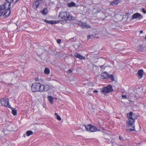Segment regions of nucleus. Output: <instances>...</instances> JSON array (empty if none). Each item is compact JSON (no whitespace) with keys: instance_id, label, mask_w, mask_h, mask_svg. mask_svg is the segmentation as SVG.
I'll return each mask as SVG.
<instances>
[{"instance_id":"nucleus-1","label":"nucleus","mask_w":146,"mask_h":146,"mask_svg":"<svg viewBox=\"0 0 146 146\" xmlns=\"http://www.w3.org/2000/svg\"><path fill=\"white\" fill-rule=\"evenodd\" d=\"M138 116L134 114L132 111L128 113L127 115V117L128 118V120L127 121L126 124L129 127H131L132 128L129 129H126L127 131H135V128L134 123L135 120L137 119Z\"/></svg>"},{"instance_id":"nucleus-2","label":"nucleus","mask_w":146,"mask_h":146,"mask_svg":"<svg viewBox=\"0 0 146 146\" xmlns=\"http://www.w3.org/2000/svg\"><path fill=\"white\" fill-rule=\"evenodd\" d=\"M59 17H60L62 20H64L66 21L71 20L73 18L70 13L66 12L60 13Z\"/></svg>"},{"instance_id":"nucleus-3","label":"nucleus","mask_w":146,"mask_h":146,"mask_svg":"<svg viewBox=\"0 0 146 146\" xmlns=\"http://www.w3.org/2000/svg\"><path fill=\"white\" fill-rule=\"evenodd\" d=\"M41 84L39 82H35L31 86V89L33 92H41Z\"/></svg>"},{"instance_id":"nucleus-4","label":"nucleus","mask_w":146,"mask_h":146,"mask_svg":"<svg viewBox=\"0 0 146 146\" xmlns=\"http://www.w3.org/2000/svg\"><path fill=\"white\" fill-rule=\"evenodd\" d=\"M1 103L2 106L9 108L11 109H13L10 104L9 101V100L8 98H3L1 99Z\"/></svg>"},{"instance_id":"nucleus-5","label":"nucleus","mask_w":146,"mask_h":146,"mask_svg":"<svg viewBox=\"0 0 146 146\" xmlns=\"http://www.w3.org/2000/svg\"><path fill=\"white\" fill-rule=\"evenodd\" d=\"M82 129H86L87 131L90 132L96 131L97 130V129L95 126H93L91 124L83 126L82 127Z\"/></svg>"},{"instance_id":"nucleus-6","label":"nucleus","mask_w":146,"mask_h":146,"mask_svg":"<svg viewBox=\"0 0 146 146\" xmlns=\"http://www.w3.org/2000/svg\"><path fill=\"white\" fill-rule=\"evenodd\" d=\"M113 91V90L112 86L111 85L107 86L101 89V92L104 94L110 92H111Z\"/></svg>"},{"instance_id":"nucleus-7","label":"nucleus","mask_w":146,"mask_h":146,"mask_svg":"<svg viewBox=\"0 0 146 146\" xmlns=\"http://www.w3.org/2000/svg\"><path fill=\"white\" fill-rule=\"evenodd\" d=\"M101 75L104 77V78H110L112 81H114V78L113 74L110 75L107 72L105 71L101 73Z\"/></svg>"},{"instance_id":"nucleus-8","label":"nucleus","mask_w":146,"mask_h":146,"mask_svg":"<svg viewBox=\"0 0 146 146\" xmlns=\"http://www.w3.org/2000/svg\"><path fill=\"white\" fill-rule=\"evenodd\" d=\"M43 0H35L33 2V8L35 9H36L39 7L40 3Z\"/></svg>"},{"instance_id":"nucleus-9","label":"nucleus","mask_w":146,"mask_h":146,"mask_svg":"<svg viewBox=\"0 0 146 146\" xmlns=\"http://www.w3.org/2000/svg\"><path fill=\"white\" fill-rule=\"evenodd\" d=\"M10 5H9V7L8 6V8L6 9L4 13H3L4 17H9L11 14Z\"/></svg>"},{"instance_id":"nucleus-10","label":"nucleus","mask_w":146,"mask_h":146,"mask_svg":"<svg viewBox=\"0 0 146 146\" xmlns=\"http://www.w3.org/2000/svg\"><path fill=\"white\" fill-rule=\"evenodd\" d=\"M79 26L82 28L85 29H88L91 28V26L87 24L86 23L82 22H80L78 23Z\"/></svg>"},{"instance_id":"nucleus-11","label":"nucleus","mask_w":146,"mask_h":146,"mask_svg":"<svg viewBox=\"0 0 146 146\" xmlns=\"http://www.w3.org/2000/svg\"><path fill=\"white\" fill-rule=\"evenodd\" d=\"M137 18L140 19L142 18V16L140 13H135L133 15L132 17V19H134Z\"/></svg>"},{"instance_id":"nucleus-12","label":"nucleus","mask_w":146,"mask_h":146,"mask_svg":"<svg viewBox=\"0 0 146 146\" xmlns=\"http://www.w3.org/2000/svg\"><path fill=\"white\" fill-rule=\"evenodd\" d=\"M6 4L4 3L3 5H0V16H1L4 13V10L6 8L5 5Z\"/></svg>"},{"instance_id":"nucleus-13","label":"nucleus","mask_w":146,"mask_h":146,"mask_svg":"<svg viewBox=\"0 0 146 146\" xmlns=\"http://www.w3.org/2000/svg\"><path fill=\"white\" fill-rule=\"evenodd\" d=\"M49 88L48 86L46 85H41V88L40 89L41 92L43 91H48Z\"/></svg>"},{"instance_id":"nucleus-14","label":"nucleus","mask_w":146,"mask_h":146,"mask_svg":"<svg viewBox=\"0 0 146 146\" xmlns=\"http://www.w3.org/2000/svg\"><path fill=\"white\" fill-rule=\"evenodd\" d=\"M44 21L47 23L50 24H55L57 23L56 21L54 20L48 21L45 19L44 20Z\"/></svg>"},{"instance_id":"nucleus-15","label":"nucleus","mask_w":146,"mask_h":146,"mask_svg":"<svg viewBox=\"0 0 146 146\" xmlns=\"http://www.w3.org/2000/svg\"><path fill=\"white\" fill-rule=\"evenodd\" d=\"M74 56L76 58H79L80 59H84L85 57H83L80 54H78L77 53H75L74 54Z\"/></svg>"},{"instance_id":"nucleus-16","label":"nucleus","mask_w":146,"mask_h":146,"mask_svg":"<svg viewBox=\"0 0 146 146\" xmlns=\"http://www.w3.org/2000/svg\"><path fill=\"white\" fill-rule=\"evenodd\" d=\"M143 71V69H140L138 70L137 74L140 77H142Z\"/></svg>"},{"instance_id":"nucleus-17","label":"nucleus","mask_w":146,"mask_h":146,"mask_svg":"<svg viewBox=\"0 0 146 146\" xmlns=\"http://www.w3.org/2000/svg\"><path fill=\"white\" fill-rule=\"evenodd\" d=\"M76 3L73 2H71L70 3H68L67 5L69 7H71L75 6L76 5Z\"/></svg>"},{"instance_id":"nucleus-18","label":"nucleus","mask_w":146,"mask_h":146,"mask_svg":"<svg viewBox=\"0 0 146 146\" xmlns=\"http://www.w3.org/2000/svg\"><path fill=\"white\" fill-rule=\"evenodd\" d=\"M119 0H114L113 1L110 3V5H117L119 3Z\"/></svg>"},{"instance_id":"nucleus-19","label":"nucleus","mask_w":146,"mask_h":146,"mask_svg":"<svg viewBox=\"0 0 146 146\" xmlns=\"http://www.w3.org/2000/svg\"><path fill=\"white\" fill-rule=\"evenodd\" d=\"M14 1V0H6V4H8V6L9 7V5L10 4V6H11V4L13 3Z\"/></svg>"},{"instance_id":"nucleus-20","label":"nucleus","mask_w":146,"mask_h":146,"mask_svg":"<svg viewBox=\"0 0 146 146\" xmlns=\"http://www.w3.org/2000/svg\"><path fill=\"white\" fill-rule=\"evenodd\" d=\"M44 73L46 74H48L50 73V70L48 68H46L44 70Z\"/></svg>"},{"instance_id":"nucleus-21","label":"nucleus","mask_w":146,"mask_h":146,"mask_svg":"<svg viewBox=\"0 0 146 146\" xmlns=\"http://www.w3.org/2000/svg\"><path fill=\"white\" fill-rule=\"evenodd\" d=\"M48 99L50 103L51 104H52L53 103V98L51 96H48Z\"/></svg>"},{"instance_id":"nucleus-22","label":"nucleus","mask_w":146,"mask_h":146,"mask_svg":"<svg viewBox=\"0 0 146 146\" xmlns=\"http://www.w3.org/2000/svg\"><path fill=\"white\" fill-rule=\"evenodd\" d=\"M33 133L32 131L28 130L26 132V134L27 136H29L30 135L33 134Z\"/></svg>"},{"instance_id":"nucleus-23","label":"nucleus","mask_w":146,"mask_h":146,"mask_svg":"<svg viewBox=\"0 0 146 146\" xmlns=\"http://www.w3.org/2000/svg\"><path fill=\"white\" fill-rule=\"evenodd\" d=\"M12 110V113L14 115H15L17 114V110L14 109H13H13H11Z\"/></svg>"},{"instance_id":"nucleus-24","label":"nucleus","mask_w":146,"mask_h":146,"mask_svg":"<svg viewBox=\"0 0 146 146\" xmlns=\"http://www.w3.org/2000/svg\"><path fill=\"white\" fill-rule=\"evenodd\" d=\"M55 115L56 116V118L58 120L60 121L61 120L60 117L58 115L57 113H55Z\"/></svg>"},{"instance_id":"nucleus-25","label":"nucleus","mask_w":146,"mask_h":146,"mask_svg":"<svg viewBox=\"0 0 146 146\" xmlns=\"http://www.w3.org/2000/svg\"><path fill=\"white\" fill-rule=\"evenodd\" d=\"M42 13L44 15H46L47 13V11L45 9H44L42 11Z\"/></svg>"},{"instance_id":"nucleus-26","label":"nucleus","mask_w":146,"mask_h":146,"mask_svg":"<svg viewBox=\"0 0 146 146\" xmlns=\"http://www.w3.org/2000/svg\"><path fill=\"white\" fill-rule=\"evenodd\" d=\"M4 76H8L9 77H10L11 76L10 74V72H7V73H5L3 74Z\"/></svg>"},{"instance_id":"nucleus-27","label":"nucleus","mask_w":146,"mask_h":146,"mask_svg":"<svg viewBox=\"0 0 146 146\" xmlns=\"http://www.w3.org/2000/svg\"><path fill=\"white\" fill-rule=\"evenodd\" d=\"M104 65V64L103 65L101 66H100V67L101 70H104L105 69V68L106 66H105Z\"/></svg>"},{"instance_id":"nucleus-28","label":"nucleus","mask_w":146,"mask_h":146,"mask_svg":"<svg viewBox=\"0 0 146 146\" xmlns=\"http://www.w3.org/2000/svg\"><path fill=\"white\" fill-rule=\"evenodd\" d=\"M76 39V38H75V37H73V38H72L70 39H69V41H73L75 40H76L75 39Z\"/></svg>"},{"instance_id":"nucleus-29","label":"nucleus","mask_w":146,"mask_h":146,"mask_svg":"<svg viewBox=\"0 0 146 146\" xmlns=\"http://www.w3.org/2000/svg\"><path fill=\"white\" fill-rule=\"evenodd\" d=\"M122 98L124 99L127 98V96L125 95H123L122 96Z\"/></svg>"},{"instance_id":"nucleus-30","label":"nucleus","mask_w":146,"mask_h":146,"mask_svg":"<svg viewBox=\"0 0 146 146\" xmlns=\"http://www.w3.org/2000/svg\"><path fill=\"white\" fill-rule=\"evenodd\" d=\"M141 11L142 12H143L144 13H146V11L145 10V9H144L143 8L141 9Z\"/></svg>"},{"instance_id":"nucleus-31","label":"nucleus","mask_w":146,"mask_h":146,"mask_svg":"<svg viewBox=\"0 0 146 146\" xmlns=\"http://www.w3.org/2000/svg\"><path fill=\"white\" fill-rule=\"evenodd\" d=\"M72 70L71 69L68 70L67 71V72L68 73H72Z\"/></svg>"},{"instance_id":"nucleus-32","label":"nucleus","mask_w":146,"mask_h":146,"mask_svg":"<svg viewBox=\"0 0 146 146\" xmlns=\"http://www.w3.org/2000/svg\"><path fill=\"white\" fill-rule=\"evenodd\" d=\"M139 48L141 50H143V46L142 45H139Z\"/></svg>"},{"instance_id":"nucleus-33","label":"nucleus","mask_w":146,"mask_h":146,"mask_svg":"<svg viewBox=\"0 0 146 146\" xmlns=\"http://www.w3.org/2000/svg\"><path fill=\"white\" fill-rule=\"evenodd\" d=\"M61 39H58L57 40V42L58 43H60V42H61Z\"/></svg>"},{"instance_id":"nucleus-34","label":"nucleus","mask_w":146,"mask_h":146,"mask_svg":"<svg viewBox=\"0 0 146 146\" xmlns=\"http://www.w3.org/2000/svg\"><path fill=\"white\" fill-rule=\"evenodd\" d=\"M91 38H92L91 35H89L88 36L87 38L88 39H89Z\"/></svg>"},{"instance_id":"nucleus-35","label":"nucleus","mask_w":146,"mask_h":146,"mask_svg":"<svg viewBox=\"0 0 146 146\" xmlns=\"http://www.w3.org/2000/svg\"><path fill=\"white\" fill-rule=\"evenodd\" d=\"M119 139L120 140L123 141V139L122 138V137L121 136H119Z\"/></svg>"},{"instance_id":"nucleus-36","label":"nucleus","mask_w":146,"mask_h":146,"mask_svg":"<svg viewBox=\"0 0 146 146\" xmlns=\"http://www.w3.org/2000/svg\"><path fill=\"white\" fill-rule=\"evenodd\" d=\"M127 15H123L122 17V19H123L124 18L126 17Z\"/></svg>"},{"instance_id":"nucleus-37","label":"nucleus","mask_w":146,"mask_h":146,"mask_svg":"<svg viewBox=\"0 0 146 146\" xmlns=\"http://www.w3.org/2000/svg\"><path fill=\"white\" fill-rule=\"evenodd\" d=\"M35 80L36 82H38L39 81V79L38 78H35Z\"/></svg>"},{"instance_id":"nucleus-38","label":"nucleus","mask_w":146,"mask_h":146,"mask_svg":"<svg viewBox=\"0 0 146 146\" xmlns=\"http://www.w3.org/2000/svg\"><path fill=\"white\" fill-rule=\"evenodd\" d=\"M116 16L117 17H120L121 18H122V16L121 15H117Z\"/></svg>"},{"instance_id":"nucleus-39","label":"nucleus","mask_w":146,"mask_h":146,"mask_svg":"<svg viewBox=\"0 0 146 146\" xmlns=\"http://www.w3.org/2000/svg\"><path fill=\"white\" fill-rule=\"evenodd\" d=\"M93 92L94 93H97L98 92V91L97 90H94L93 91Z\"/></svg>"},{"instance_id":"nucleus-40","label":"nucleus","mask_w":146,"mask_h":146,"mask_svg":"<svg viewBox=\"0 0 146 146\" xmlns=\"http://www.w3.org/2000/svg\"><path fill=\"white\" fill-rule=\"evenodd\" d=\"M19 1V0H16L15 2V4L16 3Z\"/></svg>"},{"instance_id":"nucleus-41","label":"nucleus","mask_w":146,"mask_h":146,"mask_svg":"<svg viewBox=\"0 0 146 146\" xmlns=\"http://www.w3.org/2000/svg\"><path fill=\"white\" fill-rule=\"evenodd\" d=\"M139 33L140 34H141L143 33V31H140Z\"/></svg>"},{"instance_id":"nucleus-42","label":"nucleus","mask_w":146,"mask_h":146,"mask_svg":"<svg viewBox=\"0 0 146 146\" xmlns=\"http://www.w3.org/2000/svg\"><path fill=\"white\" fill-rule=\"evenodd\" d=\"M91 35L92 38H93L94 37V35Z\"/></svg>"}]
</instances>
